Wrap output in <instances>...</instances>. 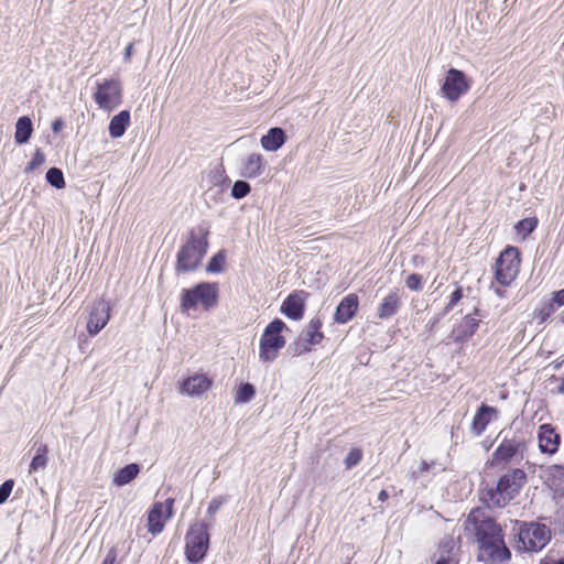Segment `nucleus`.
<instances>
[{
	"instance_id": "nucleus-44",
	"label": "nucleus",
	"mask_w": 564,
	"mask_h": 564,
	"mask_svg": "<svg viewBox=\"0 0 564 564\" xmlns=\"http://www.w3.org/2000/svg\"><path fill=\"white\" fill-rule=\"evenodd\" d=\"M435 564H458V560H456L453 555L441 554Z\"/></svg>"
},
{
	"instance_id": "nucleus-22",
	"label": "nucleus",
	"mask_w": 564,
	"mask_h": 564,
	"mask_svg": "<svg viewBox=\"0 0 564 564\" xmlns=\"http://www.w3.org/2000/svg\"><path fill=\"white\" fill-rule=\"evenodd\" d=\"M285 133L281 128H271L267 134L261 138V145L267 151H276L285 142Z\"/></svg>"
},
{
	"instance_id": "nucleus-18",
	"label": "nucleus",
	"mask_w": 564,
	"mask_h": 564,
	"mask_svg": "<svg viewBox=\"0 0 564 564\" xmlns=\"http://www.w3.org/2000/svg\"><path fill=\"white\" fill-rule=\"evenodd\" d=\"M263 171V158L260 153H251L241 161L240 175L247 178H254Z\"/></svg>"
},
{
	"instance_id": "nucleus-7",
	"label": "nucleus",
	"mask_w": 564,
	"mask_h": 564,
	"mask_svg": "<svg viewBox=\"0 0 564 564\" xmlns=\"http://www.w3.org/2000/svg\"><path fill=\"white\" fill-rule=\"evenodd\" d=\"M218 301V286L216 283H199L193 289L183 290L181 307L188 311L200 304L205 310L216 306Z\"/></svg>"
},
{
	"instance_id": "nucleus-41",
	"label": "nucleus",
	"mask_w": 564,
	"mask_h": 564,
	"mask_svg": "<svg viewBox=\"0 0 564 564\" xmlns=\"http://www.w3.org/2000/svg\"><path fill=\"white\" fill-rule=\"evenodd\" d=\"M430 469V464H427L425 460H422L417 467L416 470L412 471L411 477L413 479H420L424 476L425 473H427Z\"/></svg>"
},
{
	"instance_id": "nucleus-12",
	"label": "nucleus",
	"mask_w": 564,
	"mask_h": 564,
	"mask_svg": "<svg viewBox=\"0 0 564 564\" xmlns=\"http://www.w3.org/2000/svg\"><path fill=\"white\" fill-rule=\"evenodd\" d=\"M110 319V305L100 299L93 303L87 321V332L90 336L97 335Z\"/></svg>"
},
{
	"instance_id": "nucleus-32",
	"label": "nucleus",
	"mask_w": 564,
	"mask_h": 564,
	"mask_svg": "<svg viewBox=\"0 0 564 564\" xmlns=\"http://www.w3.org/2000/svg\"><path fill=\"white\" fill-rule=\"evenodd\" d=\"M536 227V220L534 218H524L516 225V229L519 234L524 237L531 234Z\"/></svg>"
},
{
	"instance_id": "nucleus-21",
	"label": "nucleus",
	"mask_w": 564,
	"mask_h": 564,
	"mask_svg": "<svg viewBox=\"0 0 564 564\" xmlns=\"http://www.w3.org/2000/svg\"><path fill=\"white\" fill-rule=\"evenodd\" d=\"M322 326V319L319 317H313L305 329L302 330L300 337L311 346L318 345L324 338V334L321 332Z\"/></svg>"
},
{
	"instance_id": "nucleus-24",
	"label": "nucleus",
	"mask_w": 564,
	"mask_h": 564,
	"mask_svg": "<svg viewBox=\"0 0 564 564\" xmlns=\"http://www.w3.org/2000/svg\"><path fill=\"white\" fill-rule=\"evenodd\" d=\"M495 412V409L482 404L476 412L473 422H471V432L475 435H480L487 427L489 423V414Z\"/></svg>"
},
{
	"instance_id": "nucleus-50",
	"label": "nucleus",
	"mask_w": 564,
	"mask_h": 564,
	"mask_svg": "<svg viewBox=\"0 0 564 564\" xmlns=\"http://www.w3.org/2000/svg\"><path fill=\"white\" fill-rule=\"evenodd\" d=\"M495 292H496V294H497L498 296H500V297H502V296H503V294H505V292H503L502 290H500V289H496V290H495Z\"/></svg>"
},
{
	"instance_id": "nucleus-29",
	"label": "nucleus",
	"mask_w": 564,
	"mask_h": 564,
	"mask_svg": "<svg viewBox=\"0 0 564 564\" xmlns=\"http://www.w3.org/2000/svg\"><path fill=\"white\" fill-rule=\"evenodd\" d=\"M254 393L256 390L252 384L243 383L237 391L236 402L247 403L253 398Z\"/></svg>"
},
{
	"instance_id": "nucleus-6",
	"label": "nucleus",
	"mask_w": 564,
	"mask_h": 564,
	"mask_svg": "<svg viewBox=\"0 0 564 564\" xmlns=\"http://www.w3.org/2000/svg\"><path fill=\"white\" fill-rule=\"evenodd\" d=\"M518 549L524 552H539L551 540V530L545 524L530 522L521 524L519 529Z\"/></svg>"
},
{
	"instance_id": "nucleus-36",
	"label": "nucleus",
	"mask_w": 564,
	"mask_h": 564,
	"mask_svg": "<svg viewBox=\"0 0 564 564\" xmlns=\"http://www.w3.org/2000/svg\"><path fill=\"white\" fill-rule=\"evenodd\" d=\"M555 308V304L552 302V300H549L538 310L536 316L540 317L542 322H544L547 317H550Z\"/></svg>"
},
{
	"instance_id": "nucleus-27",
	"label": "nucleus",
	"mask_w": 564,
	"mask_h": 564,
	"mask_svg": "<svg viewBox=\"0 0 564 564\" xmlns=\"http://www.w3.org/2000/svg\"><path fill=\"white\" fill-rule=\"evenodd\" d=\"M47 445L40 444L36 447L35 455L32 458V462L29 467V474H35L37 471L44 470L47 465Z\"/></svg>"
},
{
	"instance_id": "nucleus-3",
	"label": "nucleus",
	"mask_w": 564,
	"mask_h": 564,
	"mask_svg": "<svg viewBox=\"0 0 564 564\" xmlns=\"http://www.w3.org/2000/svg\"><path fill=\"white\" fill-rule=\"evenodd\" d=\"M208 248V231L199 228L191 231L187 241L177 252L176 271L191 272L198 268Z\"/></svg>"
},
{
	"instance_id": "nucleus-8",
	"label": "nucleus",
	"mask_w": 564,
	"mask_h": 564,
	"mask_svg": "<svg viewBox=\"0 0 564 564\" xmlns=\"http://www.w3.org/2000/svg\"><path fill=\"white\" fill-rule=\"evenodd\" d=\"M519 253L517 248L508 247L496 262V280L501 285H509L519 272Z\"/></svg>"
},
{
	"instance_id": "nucleus-13",
	"label": "nucleus",
	"mask_w": 564,
	"mask_h": 564,
	"mask_svg": "<svg viewBox=\"0 0 564 564\" xmlns=\"http://www.w3.org/2000/svg\"><path fill=\"white\" fill-rule=\"evenodd\" d=\"M524 441L518 436L503 438L494 453V460L497 463H508L518 455L522 456Z\"/></svg>"
},
{
	"instance_id": "nucleus-17",
	"label": "nucleus",
	"mask_w": 564,
	"mask_h": 564,
	"mask_svg": "<svg viewBox=\"0 0 564 564\" xmlns=\"http://www.w3.org/2000/svg\"><path fill=\"white\" fill-rule=\"evenodd\" d=\"M401 307V296L398 291H391L384 296L377 310V316L380 319H387L397 314Z\"/></svg>"
},
{
	"instance_id": "nucleus-31",
	"label": "nucleus",
	"mask_w": 564,
	"mask_h": 564,
	"mask_svg": "<svg viewBox=\"0 0 564 564\" xmlns=\"http://www.w3.org/2000/svg\"><path fill=\"white\" fill-rule=\"evenodd\" d=\"M362 459V451L360 448H351L347 454L344 464L347 469H351L357 466Z\"/></svg>"
},
{
	"instance_id": "nucleus-47",
	"label": "nucleus",
	"mask_w": 564,
	"mask_h": 564,
	"mask_svg": "<svg viewBox=\"0 0 564 564\" xmlns=\"http://www.w3.org/2000/svg\"><path fill=\"white\" fill-rule=\"evenodd\" d=\"M62 127H63V121L61 119H56L52 123V129L54 132H58L62 129Z\"/></svg>"
},
{
	"instance_id": "nucleus-48",
	"label": "nucleus",
	"mask_w": 564,
	"mask_h": 564,
	"mask_svg": "<svg viewBox=\"0 0 564 564\" xmlns=\"http://www.w3.org/2000/svg\"><path fill=\"white\" fill-rule=\"evenodd\" d=\"M132 50H133V44L130 43L126 48H124V57L128 59L130 58L131 54H132Z\"/></svg>"
},
{
	"instance_id": "nucleus-11",
	"label": "nucleus",
	"mask_w": 564,
	"mask_h": 564,
	"mask_svg": "<svg viewBox=\"0 0 564 564\" xmlns=\"http://www.w3.org/2000/svg\"><path fill=\"white\" fill-rule=\"evenodd\" d=\"M174 499L167 498L164 502H155L148 514V531L153 535L161 533L165 521L173 516Z\"/></svg>"
},
{
	"instance_id": "nucleus-20",
	"label": "nucleus",
	"mask_w": 564,
	"mask_h": 564,
	"mask_svg": "<svg viewBox=\"0 0 564 564\" xmlns=\"http://www.w3.org/2000/svg\"><path fill=\"white\" fill-rule=\"evenodd\" d=\"M479 327V319L466 315L454 328L453 334L456 341H464L470 338Z\"/></svg>"
},
{
	"instance_id": "nucleus-43",
	"label": "nucleus",
	"mask_w": 564,
	"mask_h": 564,
	"mask_svg": "<svg viewBox=\"0 0 564 564\" xmlns=\"http://www.w3.org/2000/svg\"><path fill=\"white\" fill-rule=\"evenodd\" d=\"M556 307L564 305V289L554 292L553 297L551 299Z\"/></svg>"
},
{
	"instance_id": "nucleus-45",
	"label": "nucleus",
	"mask_w": 564,
	"mask_h": 564,
	"mask_svg": "<svg viewBox=\"0 0 564 564\" xmlns=\"http://www.w3.org/2000/svg\"><path fill=\"white\" fill-rule=\"evenodd\" d=\"M116 560H117L116 551L113 549H111L107 553L106 557L104 558L102 564H115Z\"/></svg>"
},
{
	"instance_id": "nucleus-2",
	"label": "nucleus",
	"mask_w": 564,
	"mask_h": 564,
	"mask_svg": "<svg viewBox=\"0 0 564 564\" xmlns=\"http://www.w3.org/2000/svg\"><path fill=\"white\" fill-rule=\"evenodd\" d=\"M527 481L525 473L516 468L502 475L495 488L485 490L481 500L489 508H502L512 500Z\"/></svg>"
},
{
	"instance_id": "nucleus-35",
	"label": "nucleus",
	"mask_w": 564,
	"mask_h": 564,
	"mask_svg": "<svg viewBox=\"0 0 564 564\" xmlns=\"http://www.w3.org/2000/svg\"><path fill=\"white\" fill-rule=\"evenodd\" d=\"M463 297V291L460 288H456L451 296H449V301L448 303L446 304L445 308H444V315L447 314L449 311H452L456 305L457 303L462 300Z\"/></svg>"
},
{
	"instance_id": "nucleus-16",
	"label": "nucleus",
	"mask_w": 564,
	"mask_h": 564,
	"mask_svg": "<svg viewBox=\"0 0 564 564\" xmlns=\"http://www.w3.org/2000/svg\"><path fill=\"white\" fill-rule=\"evenodd\" d=\"M359 306V299L355 293L346 295L337 305L334 319L336 323L345 324L356 314Z\"/></svg>"
},
{
	"instance_id": "nucleus-15",
	"label": "nucleus",
	"mask_w": 564,
	"mask_h": 564,
	"mask_svg": "<svg viewBox=\"0 0 564 564\" xmlns=\"http://www.w3.org/2000/svg\"><path fill=\"white\" fill-rule=\"evenodd\" d=\"M539 448L544 454H554L558 449L560 435L550 424H542L538 433Z\"/></svg>"
},
{
	"instance_id": "nucleus-14",
	"label": "nucleus",
	"mask_w": 564,
	"mask_h": 564,
	"mask_svg": "<svg viewBox=\"0 0 564 564\" xmlns=\"http://www.w3.org/2000/svg\"><path fill=\"white\" fill-rule=\"evenodd\" d=\"M213 380L205 373H194L185 379L180 388L182 394L198 397L210 389Z\"/></svg>"
},
{
	"instance_id": "nucleus-23",
	"label": "nucleus",
	"mask_w": 564,
	"mask_h": 564,
	"mask_svg": "<svg viewBox=\"0 0 564 564\" xmlns=\"http://www.w3.org/2000/svg\"><path fill=\"white\" fill-rule=\"evenodd\" d=\"M130 123V112L122 110L118 115L113 116L109 123V134L117 139L124 134Z\"/></svg>"
},
{
	"instance_id": "nucleus-5",
	"label": "nucleus",
	"mask_w": 564,
	"mask_h": 564,
	"mask_svg": "<svg viewBox=\"0 0 564 564\" xmlns=\"http://www.w3.org/2000/svg\"><path fill=\"white\" fill-rule=\"evenodd\" d=\"M209 547L208 525L203 522L192 524L185 535V555L189 563H199Z\"/></svg>"
},
{
	"instance_id": "nucleus-38",
	"label": "nucleus",
	"mask_w": 564,
	"mask_h": 564,
	"mask_svg": "<svg viewBox=\"0 0 564 564\" xmlns=\"http://www.w3.org/2000/svg\"><path fill=\"white\" fill-rule=\"evenodd\" d=\"M45 162V155L41 152V151H36L31 160V162L29 163V165L26 166L25 171L29 172V171H33L35 170L36 167H39L40 165H42L43 163Z\"/></svg>"
},
{
	"instance_id": "nucleus-34",
	"label": "nucleus",
	"mask_w": 564,
	"mask_h": 564,
	"mask_svg": "<svg viewBox=\"0 0 564 564\" xmlns=\"http://www.w3.org/2000/svg\"><path fill=\"white\" fill-rule=\"evenodd\" d=\"M289 349L292 351L294 356H300L306 351H310L311 345L299 336V339L292 345H290Z\"/></svg>"
},
{
	"instance_id": "nucleus-46",
	"label": "nucleus",
	"mask_w": 564,
	"mask_h": 564,
	"mask_svg": "<svg viewBox=\"0 0 564 564\" xmlns=\"http://www.w3.org/2000/svg\"><path fill=\"white\" fill-rule=\"evenodd\" d=\"M541 564H564V556L557 560L554 558H546Z\"/></svg>"
},
{
	"instance_id": "nucleus-30",
	"label": "nucleus",
	"mask_w": 564,
	"mask_h": 564,
	"mask_svg": "<svg viewBox=\"0 0 564 564\" xmlns=\"http://www.w3.org/2000/svg\"><path fill=\"white\" fill-rule=\"evenodd\" d=\"M251 191L250 184L246 181H236L231 188V196L236 199L246 197Z\"/></svg>"
},
{
	"instance_id": "nucleus-25",
	"label": "nucleus",
	"mask_w": 564,
	"mask_h": 564,
	"mask_svg": "<svg viewBox=\"0 0 564 564\" xmlns=\"http://www.w3.org/2000/svg\"><path fill=\"white\" fill-rule=\"evenodd\" d=\"M140 471L138 464H129L115 473L112 484L117 487H122L133 480Z\"/></svg>"
},
{
	"instance_id": "nucleus-9",
	"label": "nucleus",
	"mask_w": 564,
	"mask_h": 564,
	"mask_svg": "<svg viewBox=\"0 0 564 564\" xmlns=\"http://www.w3.org/2000/svg\"><path fill=\"white\" fill-rule=\"evenodd\" d=\"M98 107L105 111H112L122 102V87L118 79H107L98 84L94 94Z\"/></svg>"
},
{
	"instance_id": "nucleus-42",
	"label": "nucleus",
	"mask_w": 564,
	"mask_h": 564,
	"mask_svg": "<svg viewBox=\"0 0 564 564\" xmlns=\"http://www.w3.org/2000/svg\"><path fill=\"white\" fill-rule=\"evenodd\" d=\"M454 540L453 539H446L441 543V554L444 555H452V550L454 549Z\"/></svg>"
},
{
	"instance_id": "nucleus-28",
	"label": "nucleus",
	"mask_w": 564,
	"mask_h": 564,
	"mask_svg": "<svg viewBox=\"0 0 564 564\" xmlns=\"http://www.w3.org/2000/svg\"><path fill=\"white\" fill-rule=\"evenodd\" d=\"M46 181L54 186L55 188H64L65 187V180L63 172L57 167H51L46 172Z\"/></svg>"
},
{
	"instance_id": "nucleus-10",
	"label": "nucleus",
	"mask_w": 564,
	"mask_h": 564,
	"mask_svg": "<svg viewBox=\"0 0 564 564\" xmlns=\"http://www.w3.org/2000/svg\"><path fill=\"white\" fill-rule=\"evenodd\" d=\"M469 89V83L462 70L449 68L442 85V93L452 102L457 101L460 96Z\"/></svg>"
},
{
	"instance_id": "nucleus-33",
	"label": "nucleus",
	"mask_w": 564,
	"mask_h": 564,
	"mask_svg": "<svg viewBox=\"0 0 564 564\" xmlns=\"http://www.w3.org/2000/svg\"><path fill=\"white\" fill-rule=\"evenodd\" d=\"M224 263H225V254L223 251H219L217 254H215L210 259V261L207 265V271L212 272V273L221 272L224 269Z\"/></svg>"
},
{
	"instance_id": "nucleus-49",
	"label": "nucleus",
	"mask_w": 564,
	"mask_h": 564,
	"mask_svg": "<svg viewBox=\"0 0 564 564\" xmlns=\"http://www.w3.org/2000/svg\"><path fill=\"white\" fill-rule=\"evenodd\" d=\"M388 497H389V495L386 490H381L378 496L380 501H386L388 499Z\"/></svg>"
},
{
	"instance_id": "nucleus-19",
	"label": "nucleus",
	"mask_w": 564,
	"mask_h": 564,
	"mask_svg": "<svg viewBox=\"0 0 564 564\" xmlns=\"http://www.w3.org/2000/svg\"><path fill=\"white\" fill-rule=\"evenodd\" d=\"M281 312L291 319H301L304 314V300L299 294H290L283 301Z\"/></svg>"
},
{
	"instance_id": "nucleus-40",
	"label": "nucleus",
	"mask_w": 564,
	"mask_h": 564,
	"mask_svg": "<svg viewBox=\"0 0 564 564\" xmlns=\"http://www.w3.org/2000/svg\"><path fill=\"white\" fill-rule=\"evenodd\" d=\"M226 498L225 497H215L209 502L207 513L210 517H214V514L220 509V507L225 503Z\"/></svg>"
},
{
	"instance_id": "nucleus-37",
	"label": "nucleus",
	"mask_w": 564,
	"mask_h": 564,
	"mask_svg": "<svg viewBox=\"0 0 564 564\" xmlns=\"http://www.w3.org/2000/svg\"><path fill=\"white\" fill-rule=\"evenodd\" d=\"M422 275L412 273L405 280V285L412 291H421L422 290Z\"/></svg>"
},
{
	"instance_id": "nucleus-26",
	"label": "nucleus",
	"mask_w": 564,
	"mask_h": 564,
	"mask_svg": "<svg viewBox=\"0 0 564 564\" xmlns=\"http://www.w3.org/2000/svg\"><path fill=\"white\" fill-rule=\"evenodd\" d=\"M33 126L29 117H20L15 123L14 140L18 144L26 143L32 134Z\"/></svg>"
},
{
	"instance_id": "nucleus-51",
	"label": "nucleus",
	"mask_w": 564,
	"mask_h": 564,
	"mask_svg": "<svg viewBox=\"0 0 564 564\" xmlns=\"http://www.w3.org/2000/svg\"><path fill=\"white\" fill-rule=\"evenodd\" d=\"M558 391L561 393H564V378H563V381H562L561 386L558 387Z\"/></svg>"
},
{
	"instance_id": "nucleus-4",
	"label": "nucleus",
	"mask_w": 564,
	"mask_h": 564,
	"mask_svg": "<svg viewBox=\"0 0 564 564\" xmlns=\"http://www.w3.org/2000/svg\"><path fill=\"white\" fill-rule=\"evenodd\" d=\"M286 329V325L281 319H274L264 328L259 343V358L263 362H272L279 351L285 346V338L282 332Z\"/></svg>"
},
{
	"instance_id": "nucleus-39",
	"label": "nucleus",
	"mask_w": 564,
	"mask_h": 564,
	"mask_svg": "<svg viewBox=\"0 0 564 564\" xmlns=\"http://www.w3.org/2000/svg\"><path fill=\"white\" fill-rule=\"evenodd\" d=\"M13 485H14L13 480L9 479V480H6L0 486V505H2L9 498V496L12 491Z\"/></svg>"
},
{
	"instance_id": "nucleus-1",
	"label": "nucleus",
	"mask_w": 564,
	"mask_h": 564,
	"mask_svg": "<svg viewBox=\"0 0 564 564\" xmlns=\"http://www.w3.org/2000/svg\"><path fill=\"white\" fill-rule=\"evenodd\" d=\"M465 527L476 536L479 561L495 564L510 560L511 553L505 543L501 527L482 510H471L465 521Z\"/></svg>"
}]
</instances>
